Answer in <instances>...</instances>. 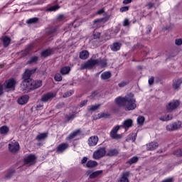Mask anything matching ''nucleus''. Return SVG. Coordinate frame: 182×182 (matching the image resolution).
<instances>
[{"mask_svg": "<svg viewBox=\"0 0 182 182\" xmlns=\"http://www.w3.org/2000/svg\"><path fill=\"white\" fill-rule=\"evenodd\" d=\"M69 72H70V67L65 66L60 69V73H62V75H68Z\"/></svg>", "mask_w": 182, "mask_h": 182, "instance_id": "nucleus-30", "label": "nucleus"}, {"mask_svg": "<svg viewBox=\"0 0 182 182\" xmlns=\"http://www.w3.org/2000/svg\"><path fill=\"white\" fill-rule=\"evenodd\" d=\"M102 173H103V171H96L90 174V178H96V177H99Z\"/></svg>", "mask_w": 182, "mask_h": 182, "instance_id": "nucleus-29", "label": "nucleus"}, {"mask_svg": "<svg viewBox=\"0 0 182 182\" xmlns=\"http://www.w3.org/2000/svg\"><path fill=\"white\" fill-rule=\"evenodd\" d=\"M58 9H59V6L56 5L48 8L47 11H49L50 12H55V11H58Z\"/></svg>", "mask_w": 182, "mask_h": 182, "instance_id": "nucleus-36", "label": "nucleus"}, {"mask_svg": "<svg viewBox=\"0 0 182 182\" xmlns=\"http://www.w3.org/2000/svg\"><path fill=\"white\" fill-rule=\"evenodd\" d=\"M46 137H48V133H42V134H38L37 136H36V139L41 141V140H45V139H46Z\"/></svg>", "mask_w": 182, "mask_h": 182, "instance_id": "nucleus-33", "label": "nucleus"}, {"mask_svg": "<svg viewBox=\"0 0 182 182\" xmlns=\"http://www.w3.org/2000/svg\"><path fill=\"white\" fill-rule=\"evenodd\" d=\"M105 156H106V148L99 147L94 151L92 159H94V160H100V159L105 157Z\"/></svg>", "mask_w": 182, "mask_h": 182, "instance_id": "nucleus-2", "label": "nucleus"}, {"mask_svg": "<svg viewBox=\"0 0 182 182\" xmlns=\"http://www.w3.org/2000/svg\"><path fill=\"white\" fill-rule=\"evenodd\" d=\"M53 53V50L50 48L47 49L41 53V56L43 58H47V56H50V55H52Z\"/></svg>", "mask_w": 182, "mask_h": 182, "instance_id": "nucleus-26", "label": "nucleus"}, {"mask_svg": "<svg viewBox=\"0 0 182 182\" xmlns=\"http://www.w3.org/2000/svg\"><path fill=\"white\" fill-rule=\"evenodd\" d=\"M132 2V0H124L123 4L125 5H127V4H130Z\"/></svg>", "mask_w": 182, "mask_h": 182, "instance_id": "nucleus-57", "label": "nucleus"}, {"mask_svg": "<svg viewBox=\"0 0 182 182\" xmlns=\"http://www.w3.org/2000/svg\"><path fill=\"white\" fill-rule=\"evenodd\" d=\"M63 15H60L58 16V19L60 21V19H63Z\"/></svg>", "mask_w": 182, "mask_h": 182, "instance_id": "nucleus-59", "label": "nucleus"}, {"mask_svg": "<svg viewBox=\"0 0 182 182\" xmlns=\"http://www.w3.org/2000/svg\"><path fill=\"white\" fill-rule=\"evenodd\" d=\"M54 79L56 80V82H60V80H62V75L59 73H57L55 74Z\"/></svg>", "mask_w": 182, "mask_h": 182, "instance_id": "nucleus-41", "label": "nucleus"}, {"mask_svg": "<svg viewBox=\"0 0 182 182\" xmlns=\"http://www.w3.org/2000/svg\"><path fill=\"white\" fill-rule=\"evenodd\" d=\"M119 129H120V126H116L112 129L109 134L110 137H112V139H122V135L117 134V132H119Z\"/></svg>", "mask_w": 182, "mask_h": 182, "instance_id": "nucleus-10", "label": "nucleus"}, {"mask_svg": "<svg viewBox=\"0 0 182 182\" xmlns=\"http://www.w3.org/2000/svg\"><path fill=\"white\" fill-rule=\"evenodd\" d=\"M129 176H130V172L129 171L123 172L117 182H129Z\"/></svg>", "mask_w": 182, "mask_h": 182, "instance_id": "nucleus-14", "label": "nucleus"}, {"mask_svg": "<svg viewBox=\"0 0 182 182\" xmlns=\"http://www.w3.org/2000/svg\"><path fill=\"white\" fill-rule=\"evenodd\" d=\"M36 62H38V57L34 56L31 58L28 63H36Z\"/></svg>", "mask_w": 182, "mask_h": 182, "instance_id": "nucleus-42", "label": "nucleus"}, {"mask_svg": "<svg viewBox=\"0 0 182 182\" xmlns=\"http://www.w3.org/2000/svg\"><path fill=\"white\" fill-rule=\"evenodd\" d=\"M100 107V105H92L88 107V110L89 112H95Z\"/></svg>", "mask_w": 182, "mask_h": 182, "instance_id": "nucleus-35", "label": "nucleus"}, {"mask_svg": "<svg viewBox=\"0 0 182 182\" xmlns=\"http://www.w3.org/2000/svg\"><path fill=\"white\" fill-rule=\"evenodd\" d=\"M99 141V137L97 136H92L88 139V145L90 147H93L97 144Z\"/></svg>", "mask_w": 182, "mask_h": 182, "instance_id": "nucleus-13", "label": "nucleus"}, {"mask_svg": "<svg viewBox=\"0 0 182 182\" xmlns=\"http://www.w3.org/2000/svg\"><path fill=\"white\" fill-rule=\"evenodd\" d=\"M17 82L16 80L11 78L4 83L5 89H10L11 90H15V85H16Z\"/></svg>", "mask_w": 182, "mask_h": 182, "instance_id": "nucleus-7", "label": "nucleus"}, {"mask_svg": "<svg viewBox=\"0 0 182 182\" xmlns=\"http://www.w3.org/2000/svg\"><path fill=\"white\" fill-rule=\"evenodd\" d=\"M87 161V157L84 156L81 160V164H85Z\"/></svg>", "mask_w": 182, "mask_h": 182, "instance_id": "nucleus-49", "label": "nucleus"}, {"mask_svg": "<svg viewBox=\"0 0 182 182\" xmlns=\"http://www.w3.org/2000/svg\"><path fill=\"white\" fill-rule=\"evenodd\" d=\"M182 83V78H176L173 80V89H178L180 87V85Z\"/></svg>", "mask_w": 182, "mask_h": 182, "instance_id": "nucleus-19", "label": "nucleus"}, {"mask_svg": "<svg viewBox=\"0 0 182 182\" xmlns=\"http://www.w3.org/2000/svg\"><path fill=\"white\" fill-rule=\"evenodd\" d=\"M175 44L177 46H181L182 44V39L181 38H177L175 40Z\"/></svg>", "mask_w": 182, "mask_h": 182, "instance_id": "nucleus-43", "label": "nucleus"}, {"mask_svg": "<svg viewBox=\"0 0 182 182\" xmlns=\"http://www.w3.org/2000/svg\"><path fill=\"white\" fill-rule=\"evenodd\" d=\"M159 147V143L156 141H152L146 144V149L150 151H153V150H156Z\"/></svg>", "mask_w": 182, "mask_h": 182, "instance_id": "nucleus-16", "label": "nucleus"}, {"mask_svg": "<svg viewBox=\"0 0 182 182\" xmlns=\"http://www.w3.org/2000/svg\"><path fill=\"white\" fill-rule=\"evenodd\" d=\"M112 77V73L110 71H105L101 74V79L102 80H107Z\"/></svg>", "mask_w": 182, "mask_h": 182, "instance_id": "nucleus-20", "label": "nucleus"}, {"mask_svg": "<svg viewBox=\"0 0 182 182\" xmlns=\"http://www.w3.org/2000/svg\"><path fill=\"white\" fill-rule=\"evenodd\" d=\"M42 107H43V103L38 104V105H37V106H36L37 110H41V109H42Z\"/></svg>", "mask_w": 182, "mask_h": 182, "instance_id": "nucleus-52", "label": "nucleus"}, {"mask_svg": "<svg viewBox=\"0 0 182 182\" xmlns=\"http://www.w3.org/2000/svg\"><path fill=\"white\" fill-rule=\"evenodd\" d=\"M35 22H38L37 18H32L26 21V23H28V24L35 23Z\"/></svg>", "mask_w": 182, "mask_h": 182, "instance_id": "nucleus-39", "label": "nucleus"}, {"mask_svg": "<svg viewBox=\"0 0 182 182\" xmlns=\"http://www.w3.org/2000/svg\"><path fill=\"white\" fill-rule=\"evenodd\" d=\"M87 104V100H84V101L81 102L80 107H83V106H86Z\"/></svg>", "mask_w": 182, "mask_h": 182, "instance_id": "nucleus-51", "label": "nucleus"}, {"mask_svg": "<svg viewBox=\"0 0 182 182\" xmlns=\"http://www.w3.org/2000/svg\"><path fill=\"white\" fill-rule=\"evenodd\" d=\"M97 60L99 61L97 65L101 66V68H106L107 66V62L106 60L98 59Z\"/></svg>", "mask_w": 182, "mask_h": 182, "instance_id": "nucleus-31", "label": "nucleus"}, {"mask_svg": "<svg viewBox=\"0 0 182 182\" xmlns=\"http://www.w3.org/2000/svg\"><path fill=\"white\" fill-rule=\"evenodd\" d=\"M133 126V120L132 119H127L124 120L119 127H123L125 130L130 129Z\"/></svg>", "mask_w": 182, "mask_h": 182, "instance_id": "nucleus-12", "label": "nucleus"}, {"mask_svg": "<svg viewBox=\"0 0 182 182\" xmlns=\"http://www.w3.org/2000/svg\"><path fill=\"white\" fill-rule=\"evenodd\" d=\"M120 48H122V43H114L111 46V49L113 52H117V50H120Z\"/></svg>", "mask_w": 182, "mask_h": 182, "instance_id": "nucleus-21", "label": "nucleus"}, {"mask_svg": "<svg viewBox=\"0 0 182 182\" xmlns=\"http://www.w3.org/2000/svg\"><path fill=\"white\" fill-rule=\"evenodd\" d=\"M127 85H129V82L124 81V82H120L118 85L119 87H124V86H127Z\"/></svg>", "mask_w": 182, "mask_h": 182, "instance_id": "nucleus-46", "label": "nucleus"}, {"mask_svg": "<svg viewBox=\"0 0 182 182\" xmlns=\"http://www.w3.org/2000/svg\"><path fill=\"white\" fill-rule=\"evenodd\" d=\"M115 103L118 106H124L125 110L130 112L131 110H134L137 107L136 104V99L134 98V95L129 93L125 97H118L115 99Z\"/></svg>", "mask_w": 182, "mask_h": 182, "instance_id": "nucleus-1", "label": "nucleus"}, {"mask_svg": "<svg viewBox=\"0 0 182 182\" xmlns=\"http://www.w3.org/2000/svg\"><path fill=\"white\" fill-rule=\"evenodd\" d=\"M89 58V51L82 50L80 53V58L82 60L87 59Z\"/></svg>", "mask_w": 182, "mask_h": 182, "instance_id": "nucleus-27", "label": "nucleus"}, {"mask_svg": "<svg viewBox=\"0 0 182 182\" xmlns=\"http://www.w3.org/2000/svg\"><path fill=\"white\" fill-rule=\"evenodd\" d=\"M103 12H105V10L103 9H100L97 12V15H102V14H103Z\"/></svg>", "mask_w": 182, "mask_h": 182, "instance_id": "nucleus-55", "label": "nucleus"}, {"mask_svg": "<svg viewBox=\"0 0 182 182\" xmlns=\"http://www.w3.org/2000/svg\"><path fill=\"white\" fill-rule=\"evenodd\" d=\"M119 153V151H117V150L116 149H111L108 151V155L109 156H116V154H117Z\"/></svg>", "mask_w": 182, "mask_h": 182, "instance_id": "nucleus-38", "label": "nucleus"}, {"mask_svg": "<svg viewBox=\"0 0 182 182\" xmlns=\"http://www.w3.org/2000/svg\"><path fill=\"white\" fill-rule=\"evenodd\" d=\"M9 132V128L6 126H3L0 127V133L1 134H6Z\"/></svg>", "mask_w": 182, "mask_h": 182, "instance_id": "nucleus-34", "label": "nucleus"}, {"mask_svg": "<svg viewBox=\"0 0 182 182\" xmlns=\"http://www.w3.org/2000/svg\"><path fill=\"white\" fill-rule=\"evenodd\" d=\"M23 90H29L32 89V80H23L21 84Z\"/></svg>", "mask_w": 182, "mask_h": 182, "instance_id": "nucleus-11", "label": "nucleus"}, {"mask_svg": "<svg viewBox=\"0 0 182 182\" xmlns=\"http://www.w3.org/2000/svg\"><path fill=\"white\" fill-rule=\"evenodd\" d=\"M154 82V77H151V78L149 79V85H153Z\"/></svg>", "mask_w": 182, "mask_h": 182, "instance_id": "nucleus-53", "label": "nucleus"}, {"mask_svg": "<svg viewBox=\"0 0 182 182\" xmlns=\"http://www.w3.org/2000/svg\"><path fill=\"white\" fill-rule=\"evenodd\" d=\"M178 106H180V102H178V100H173L166 105V111L170 113L176 110Z\"/></svg>", "mask_w": 182, "mask_h": 182, "instance_id": "nucleus-3", "label": "nucleus"}, {"mask_svg": "<svg viewBox=\"0 0 182 182\" xmlns=\"http://www.w3.org/2000/svg\"><path fill=\"white\" fill-rule=\"evenodd\" d=\"M99 22H102V19H97L94 21V23H99Z\"/></svg>", "mask_w": 182, "mask_h": 182, "instance_id": "nucleus-58", "label": "nucleus"}, {"mask_svg": "<svg viewBox=\"0 0 182 182\" xmlns=\"http://www.w3.org/2000/svg\"><path fill=\"white\" fill-rule=\"evenodd\" d=\"M139 160V158H137V156H134L132 157L131 159H129L127 163H129V164H133L134 163H136V161Z\"/></svg>", "mask_w": 182, "mask_h": 182, "instance_id": "nucleus-37", "label": "nucleus"}, {"mask_svg": "<svg viewBox=\"0 0 182 182\" xmlns=\"http://www.w3.org/2000/svg\"><path fill=\"white\" fill-rule=\"evenodd\" d=\"M9 150L11 153H16L19 150V143L14 141L9 144Z\"/></svg>", "mask_w": 182, "mask_h": 182, "instance_id": "nucleus-9", "label": "nucleus"}, {"mask_svg": "<svg viewBox=\"0 0 182 182\" xmlns=\"http://www.w3.org/2000/svg\"><path fill=\"white\" fill-rule=\"evenodd\" d=\"M36 70H26L25 73L23 75V79L26 80H31V75L35 73Z\"/></svg>", "mask_w": 182, "mask_h": 182, "instance_id": "nucleus-15", "label": "nucleus"}, {"mask_svg": "<svg viewBox=\"0 0 182 182\" xmlns=\"http://www.w3.org/2000/svg\"><path fill=\"white\" fill-rule=\"evenodd\" d=\"M144 120H145V118L143 116H139L137 117V119H136V122H137V124L139 126H143L144 123Z\"/></svg>", "mask_w": 182, "mask_h": 182, "instance_id": "nucleus-32", "label": "nucleus"}, {"mask_svg": "<svg viewBox=\"0 0 182 182\" xmlns=\"http://www.w3.org/2000/svg\"><path fill=\"white\" fill-rule=\"evenodd\" d=\"M97 166V162H96V161L90 160L86 164V167H87L88 168H93Z\"/></svg>", "mask_w": 182, "mask_h": 182, "instance_id": "nucleus-24", "label": "nucleus"}, {"mask_svg": "<svg viewBox=\"0 0 182 182\" xmlns=\"http://www.w3.org/2000/svg\"><path fill=\"white\" fill-rule=\"evenodd\" d=\"M150 32H151V30L149 29L148 33H150Z\"/></svg>", "mask_w": 182, "mask_h": 182, "instance_id": "nucleus-60", "label": "nucleus"}, {"mask_svg": "<svg viewBox=\"0 0 182 182\" xmlns=\"http://www.w3.org/2000/svg\"><path fill=\"white\" fill-rule=\"evenodd\" d=\"M69 147V144L66 143H63L58 146L57 147V153H63L66 149Z\"/></svg>", "mask_w": 182, "mask_h": 182, "instance_id": "nucleus-17", "label": "nucleus"}, {"mask_svg": "<svg viewBox=\"0 0 182 182\" xmlns=\"http://www.w3.org/2000/svg\"><path fill=\"white\" fill-rule=\"evenodd\" d=\"M173 119V115L171 114H165L161 116L159 118V120H161V122H169V120H172Z\"/></svg>", "mask_w": 182, "mask_h": 182, "instance_id": "nucleus-22", "label": "nucleus"}, {"mask_svg": "<svg viewBox=\"0 0 182 182\" xmlns=\"http://www.w3.org/2000/svg\"><path fill=\"white\" fill-rule=\"evenodd\" d=\"M175 156H182V149H178L174 152Z\"/></svg>", "mask_w": 182, "mask_h": 182, "instance_id": "nucleus-47", "label": "nucleus"}, {"mask_svg": "<svg viewBox=\"0 0 182 182\" xmlns=\"http://www.w3.org/2000/svg\"><path fill=\"white\" fill-rule=\"evenodd\" d=\"M73 93H74L73 90H70L67 92H65L63 95V97L66 98L72 96Z\"/></svg>", "mask_w": 182, "mask_h": 182, "instance_id": "nucleus-40", "label": "nucleus"}, {"mask_svg": "<svg viewBox=\"0 0 182 182\" xmlns=\"http://www.w3.org/2000/svg\"><path fill=\"white\" fill-rule=\"evenodd\" d=\"M106 118V117H109V114H106V113H100L98 114V119H102V118Z\"/></svg>", "mask_w": 182, "mask_h": 182, "instance_id": "nucleus-44", "label": "nucleus"}, {"mask_svg": "<svg viewBox=\"0 0 182 182\" xmlns=\"http://www.w3.org/2000/svg\"><path fill=\"white\" fill-rule=\"evenodd\" d=\"M28 100H29V96L24 95L18 98V105H26V103H28Z\"/></svg>", "mask_w": 182, "mask_h": 182, "instance_id": "nucleus-18", "label": "nucleus"}, {"mask_svg": "<svg viewBox=\"0 0 182 182\" xmlns=\"http://www.w3.org/2000/svg\"><path fill=\"white\" fill-rule=\"evenodd\" d=\"M75 117H76V114H72L68 115L66 117V119H67V120H73V119H75Z\"/></svg>", "mask_w": 182, "mask_h": 182, "instance_id": "nucleus-45", "label": "nucleus"}, {"mask_svg": "<svg viewBox=\"0 0 182 182\" xmlns=\"http://www.w3.org/2000/svg\"><path fill=\"white\" fill-rule=\"evenodd\" d=\"M36 163V156L30 154L24 158V164L26 166H33Z\"/></svg>", "mask_w": 182, "mask_h": 182, "instance_id": "nucleus-5", "label": "nucleus"}, {"mask_svg": "<svg viewBox=\"0 0 182 182\" xmlns=\"http://www.w3.org/2000/svg\"><path fill=\"white\" fill-rule=\"evenodd\" d=\"M54 97H56V93L48 92L44 94L41 97V102H50Z\"/></svg>", "mask_w": 182, "mask_h": 182, "instance_id": "nucleus-8", "label": "nucleus"}, {"mask_svg": "<svg viewBox=\"0 0 182 182\" xmlns=\"http://www.w3.org/2000/svg\"><path fill=\"white\" fill-rule=\"evenodd\" d=\"M181 122L178 121L176 122H173L168 124L166 127V129L168 132H174L175 130H178V129H181Z\"/></svg>", "mask_w": 182, "mask_h": 182, "instance_id": "nucleus-4", "label": "nucleus"}, {"mask_svg": "<svg viewBox=\"0 0 182 182\" xmlns=\"http://www.w3.org/2000/svg\"><path fill=\"white\" fill-rule=\"evenodd\" d=\"M129 11V8L127 6H124L120 9L121 12H127Z\"/></svg>", "mask_w": 182, "mask_h": 182, "instance_id": "nucleus-48", "label": "nucleus"}, {"mask_svg": "<svg viewBox=\"0 0 182 182\" xmlns=\"http://www.w3.org/2000/svg\"><path fill=\"white\" fill-rule=\"evenodd\" d=\"M80 133V130L77 129L69 134V136L67 137V140H72V139H75L77 134Z\"/></svg>", "mask_w": 182, "mask_h": 182, "instance_id": "nucleus-23", "label": "nucleus"}, {"mask_svg": "<svg viewBox=\"0 0 182 182\" xmlns=\"http://www.w3.org/2000/svg\"><path fill=\"white\" fill-rule=\"evenodd\" d=\"M4 93V87L0 84V96Z\"/></svg>", "mask_w": 182, "mask_h": 182, "instance_id": "nucleus-56", "label": "nucleus"}, {"mask_svg": "<svg viewBox=\"0 0 182 182\" xmlns=\"http://www.w3.org/2000/svg\"><path fill=\"white\" fill-rule=\"evenodd\" d=\"M41 86H42L41 80H37V81L32 80V89H38V87H41Z\"/></svg>", "mask_w": 182, "mask_h": 182, "instance_id": "nucleus-28", "label": "nucleus"}, {"mask_svg": "<svg viewBox=\"0 0 182 182\" xmlns=\"http://www.w3.org/2000/svg\"><path fill=\"white\" fill-rule=\"evenodd\" d=\"M124 26H129V20L125 19L123 23Z\"/></svg>", "mask_w": 182, "mask_h": 182, "instance_id": "nucleus-54", "label": "nucleus"}, {"mask_svg": "<svg viewBox=\"0 0 182 182\" xmlns=\"http://www.w3.org/2000/svg\"><path fill=\"white\" fill-rule=\"evenodd\" d=\"M3 45L4 48H6L11 43V38L8 36H4L2 38Z\"/></svg>", "mask_w": 182, "mask_h": 182, "instance_id": "nucleus-25", "label": "nucleus"}, {"mask_svg": "<svg viewBox=\"0 0 182 182\" xmlns=\"http://www.w3.org/2000/svg\"><path fill=\"white\" fill-rule=\"evenodd\" d=\"M98 63L99 61L97 60H89L85 63L81 65V69L82 70H83V69H90Z\"/></svg>", "mask_w": 182, "mask_h": 182, "instance_id": "nucleus-6", "label": "nucleus"}, {"mask_svg": "<svg viewBox=\"0 0 182 182\" xmlns=\"http://www.w3.org/2000/svg\"><path fill=\"white\" fill-rule=\"evenodd\" d=\"M153 6H154V3H151V2L148 3V4H147L148 9H151V8H153Z\"/></svg>", "mask_w": 182, "mask_h": 182, "instance_id": "nucleus-50", "label": "nucleus"}]
</instances>
